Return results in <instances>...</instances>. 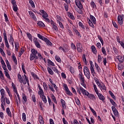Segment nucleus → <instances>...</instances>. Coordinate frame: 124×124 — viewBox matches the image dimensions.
<instances>
[{"instance_id":"4c0bfd02","label":"nucleus","mask_w":124,"mask_h":124,"mask_svg":"<svg viewBox=\"0 0 124 124\" xmlns=\"http://www.w3.org/2000/svg\"><path fill=\"white\" fill-rule=\"evenodd\" d=\"M22 121L23 122H26L27 121V115H26L25 113H22Z\"/></svg>"},{"instance_id":"a878e982","label":"nucleus","mask_w":124,"mask_h":124,"mask_svg":"<svg viewBox=\"0 0 124 124\" xmlns=\"http://www.w3.org/2000/svg\"><path fill=\"white\" fill-rule=\"evenodd\" d=\"M38 122H39L40 124H44V121L43 120V118L42 116H39V119Z\"/></svg>"},{"instance_id":"aec40b11","label":"nucleus","mask_w":124,"mask_h":124,"mask_svg":"<svg viewBox=\"0 0 124 124\" xmlns=\"http://www.w3.org/2000/svg\"><path fill=\"white\" fill-rule=\"evenodd\" d=\"M17 78L18 79L19 82H20L21 84L22 83H23V84L24 82H25V81L23 80V78L22 77V76L20 74H17Z\"/></svg>"},{"instance_id":"423d86ee","label":"nucleus","mask_w":124,"mask_h":124,"mask_svg":"<svg viewBox=\"0 0 124 124\" xmlns=\"http://www.w3.org/2000/svg\"><path fill=\"white\" fill-rule=\"evenodd\" d=\"M76 47H77V51L78 53H82L83 52V46L80 42H78L76 44Z\"/></svg>"},{"instance_id":"37998d69","label":"nucleus","mask_w":124,"mask_h":124,"mask_svg":"<svg viewBox=\"0 0 124 124\" xmlns=\"http://www.w3.org/2000/svg\"><path fill=\"white\" fill-rule=\"evenodd\" d=\"M38 94H39V95H40V97L44 96V92L43 91V90L39 91Z\"/></svg>"},{"instance_id":"dca6fc26","label":"nucleus","mask_w":124,"mask_h":124,"mask_svg":"<svg viewBox=\"0 0 124 124\" xmlns=\"http://www.w3.org/2000/svg\"><path fill=\"white\" fill-rule=\"evenodd\" d=\"M88 98L91 99V100H96V98L95 97V95L92 93H89L88 95H87Z\"/></svg>"},{"instance_id":"338daca9","label":"nucleus","mask_w":124,"mask_h":124,"mask_svg":"<svg viewBox=\"0 0 124 124\" xmlns=\"http://www.w3.org/2000/svg\"><path fill=\"white\" fill-rule=\"evenodd\" d=\"M64 7L65 9V11H66V12H67L68 11V4H64Z\"/></svg>"},{"instance_id":"49530a36","label":"nucleus","mask_w":124,"mask_h":124,"mask_svg":"<svg viewBox=\"0 0 124 124\" xmlns=\"http://www.w3.org/2000/svg\"><path fill=\"white\" fill-rule=\"evenodd\" d=\"M95 82L96 84L97 85L98 87H99L100 89H101V87L102 86V85H101V83H100V82H99V80L97 79L95 80Z\"/></svg>"},{"instance_id":"a211bd4d","label":"nucleus","mask_w":124,"mask_h":124,"mask_svg":"<svg viewBox=\"0 0 124 124\" xmlns=\"http://www.w3.org/2000/svg\"><path fill=\"white\" fill-rule=\"evenodd\" d=\"M97 95H98V98L100 99V100H102V101H104V100H105V97H104L102 94L98 93Z\"/></svg>"},{"instance_id":"ddd939ff","label":"nucleus","mask_w":124,"mask_h":124,"mask_svg":"<svg viewBox=\"0 0 124 124\" xmlns=\"http://www.w3.org/2000/svg\"><path fill=\"white\" fill-rule=\"evenodd\" d=\"M111 109L115 116H118V115H119V112L118 111V110H117V108H115V107L112 106Z\"/></svg>"},{"instance_id":"6ab92c4d","label":"nucleus","mask_w":124,"mask_h":124,"mask_svg":"<svg viewBox=\"0 0 124 124\" xmlns=\"http://www.w3.org/2000/svg\"><path fill=\"white\" fill-rule=\"evenodd\" d=\"M4 17L5 18V22H6V23H7V25H8L9 26L10 25V22L9 21V19H8L7 15H6L5 13H4Z\"/></svg>"},{"instance_id":"c85d7f7f","label":"nucleus","mask_w":124,"mask_h":124,"mask_svg":"<svg viewBox=\"0 0 124 124\" xmlns=\"http://www.w3.org/2000/svg\"><path fill=\"white\" fill-rule=\"evenodd\" d=\"M29 3L33 8H35V4L32 0H29Z\"/></svg>"},{"instance_id":"774afa93","label":"nucleus","mask_w":124,"mask_h":124,"mask_svg":"<svg viewBox=\"0 0 124 124\" xmlns=\"http://www.w3.org/2000/svg\"><path fill=\"white\" fill-rule=\"evenodd\" d=\"M66 94H68V95L72 96L73 95V94L70 91H69V89L68 90V91H66Z\"/></svg>"},{"instance_id":"f704fd0d","label":"nucleus","mask_w":124,"mask_h":124,"mask_svg":"<svg viewBox=\"0 0 124 124\" xmlns=\"http://www.w3.org/2000/svg\"><path fill=\"white\" fill-rule=\"evenodd\" d=\"M109 101L114 107H116V106H117V104L116 103V102H115V101H114L113 99L109 98Z\"/></svg>"},{"instance_id":"de8ad7c7","label":"nucleus","mask_w":124,"mask_h":124,"mask_svg":"<svg viewBox=\"0 0 124 124\" xmlns=\"http://www.w3.org/2000/svg\"><path fill=\"white\" fill-rule=\"evenodd\" d=\"M31 76L33 77V78L35 79H37V80H39V78L35 74V73H33L31 74Z\"/></svg>"},{"instance_id":"4be33fe9","label":"nucleus","mask_w":124,"mask_h":124,"mask_svg":"<svg viewBox=\"0 0 124 124\" xmlns=\"http://www.w3.org/2000/svg\"><path fill=\"white\" fill-rule=\"evenodd\" d=\"M6 112L9 117H10V118L12 117V114L11 113V111H10V108H6Z\"/></svg>"},{"instance_id":"9d476101","label":"nucleus","mask_w":124,"mask_h":124,"mask_svg":"<svg viewBox=\"0 0 124 124\" xmlns=\"http://www.w3.org/2000/svg\"><path fill=\"white\" fill-rule=\"evenodd\" d=\"M40 13L42 14V18L44 19V18L48 17L49 15H48V14L44 11V10H40Z\"/></svg>"},{"instance_id":"603ef678","label":"nucleus","mask_w":124,"mask_h":124,"mask_svg":"<svg viewBox=\"0 0 124 124\" xmlns=\"http://www.w3.org/2000/svg\"><path fill=\"white\" fill-rule=\"evenodd\" d=\"M48 86L49 90H50V91L52 92V93H55V89H54V87H53V86L50 85V84H48Z\"/></svg>"},{"instance_id":"f257e3e1","label":"nucleus","mask_w":124,"mask_h":124,"mask_svg":"<svg viewBox=\"0 0 124 124\" xmlns=\"http://www.w3.org/2000/svg\"><path fill=\"white\" fill-rule=\"evenodd\" d=\"M38 59L41 61L43 60V57L41 55V53L38 52L37 50L34 48H32L31 49V53L30 54V61H34V63H36Z\"/></svg>"},{"instance_id":"8fccbe9b","label":"nucleus","mask_w":124,"mask_h":124,"mask_svg":"<svg viewBox=\"0 0 124 124\" xmlns=\"http://www.w3.org/2000/svg\"><path fill=\"white\" fill-rule=\"evenodd\" d=\"M94 65L96 68V69L97 71V72H99V71L100 70V68L99 67V66H98V64L96 63V62L94 63Z\"/></svg>"},{"instance_id":"2f4dec72","label":"nucleus","mask_w":124,"mask_h":124,"mask_svg":"<svg viewBox=\"0 0 124 124\" xmlns=\"http://www.w3.org/2000/svg\"><path fill=\"white\" fill-rule=\"evenodd\" d=\"M89 108H90L91 112H92V113L93 114L94 116H95V117H97V114H96V112H95V110H94V109H93V108H91V106L89 107Z\"/></svg>"},{"instance_id":"680f3d73","label":"nucleus","mask_w":124,"mask_h":124,"mask_svg":"<svg viewBox=\"0 0 124 124\" xmlns=\"http://www.w3.org/2000/svg\"><path fill=\"white\" fill-rule=\"evenodd\" d=\"M63 87L64 88V90L65 92H66L67 91L69 90V89H68V86H67V85L66 84H64L63 85Z\"/></svg>"},{"instance_id":"1a4fd4ad","label":"nucleus","mask_w":124,"mask_h":124,"mask_svg":"<svg viewBox=\"0 0 124 124\" xmlns=\"http://www.w3.org/2000/svg\"><path fill=\"white\" fill-rule=\"evenodd\" d=\"M28 101V96L26 95V94L22 93V103L23 105H25L27 102Z\"/></svg>"},{"instance_id":"6e6d98bb","label":"nucleus","mask_w":124,"mask_h":124,"mask_svg":"<svg viewBox=\"0 0 124 124\" xmlns=\"http://www.w3.org/2000/svg\"><path fill=\"white\" fill-rule=\"evenodd\" d=\"M71 47L72 49L74 50V51H75V50H76V46H75V45H74L73 43H71Z\"/></svg>"},{"instance_id":"f3484780","label":"nucleus","mask_w":124,"mask_h":124,"mask_svg":"<svg viewBox=\"0 0 124 124\" xmlns=\"http://www.w3.org/2000/svg\"><path fill=\"white\" fill-rule=\"evenodd\" d=\"M61 103H62V106L63 109H66V103H65V101L64 100L61 99Z\"/></svg>"},{"instance_id":"052dcab7","label":"nucleus","mask_w":124,"mask_h":124,"mask_svg":"<svg viewBox=\"0 0 124 124\" xmlns=\"http://www.w3.org/2000/svg\"><path fill=\"white\" fill-rule=\"evenodd\" d=\"M78 26L81 27L83 30H85V26L83 24V23L81 22V21L78 22Z\"/></svg>"},{"instance_id":"9b49d317","label":"nucleus","mask_w":124,"mask_h":124,"mask_svg":"<svg viewBox=\"0 0 124 124\" xmlns=\"http://www.w3.org/2000/svg\"><path fill=\"white\" fill-rule=\"evenodd\" d=\"M79 90L81 91L82 94H83L84 95H86L87 96L89 95V93L81 86L79 87Z\"/></svg>"},{"instance_id":"c756f323","label":"nucleus","mask_w":124,"mask_h":124,"mask_svg":"<svg viewBox=\"0 0 124 124\" xmlns=\"http://www.w3.org/2000/svg\"><path fill=\"white\" fill-rule=\"evenodd\" d=\"M59 50L62 51V52H63L64 53H66V52H67V48H66V47H65L64 48L62 46H60L59 47Z\"/></svg>"},{"instance_id":"0e129e2a","label":"nucleus","mask_w":124,"mask_h":124,"mask_svg":"<svg viewBox=\"0 0 124 124\" xmlns=\"http://www.w3.org/2000/svg\"><path fill=\"white\" fill-rule=\"evenodd\" d=\"M34 45H35V46H36V47L37 48H41V46L40 45V44L39 43V42H37L36 43H35L34 44Z\"/></svg>"},{"instance_id":"7c9ffc66","label":"nucleus","mask_w":124,"mask_h":124,"mask_svg":"<svg viewBox=\"0 0 124 124\" xmlns=\"http://www.w3.org/2000/svg\"><path fill=\"white\" fill-rule=\"evenodd\" d=\"M4 43H5V46H6V48H7V49H9V48H10V45H9V43H8V40H4Z\"/></svg>"},{"instance_id":"69168bd1","label":"nucleus","mask_w":124,"mask_h":124,"mask_svg":"<svg viewBox=\"0 0 124 124\" xmlns=\"http://www.w3.org/2000/svg\"><path fill=\"white\" fill-rule=\"evenodd\" d=\"M102 50V53H103V54L104 55H107V54L106 53V50H105V48L104 47H102L101 48Z\"/></svg>"},{"instance_id":"6e6552de","label":"nucleus","mask_w":124,"mask_h":124,"mask_svg":"<svg viewBox=\"0 0 124 124\" xmlns=\"http://www.w3.org/2000/svg\"><path fill=\"white\" fill-rule=\"evenodd\" d=\"M28 13L30 16L31 17V18H32V19H33L34 21H37V18H36V16H35V15L34 13H33V12L32 11H29Z\"/></svg>"},{"instance_id":"473e14b6","label":"nucleus","mask_w":124,"mask_h":124,"mask_svg":"<svg viewBox=\"0 0 124 124\" xmlns=\"http://www.w3.org/2000/svg\"><path fill=\"white\" fill-rule=\"evenodd\" d=\"M26 81L23 82V85H26L27 83L29 86H30V82L29 81V78L28 77H25Z\"/></svg>"},{"instance_id":"2eb2a0df","label":"nucleus","mask_w":124,"mask_h":124,"mask_svg":"<svg viewBox=\"0 0 124 124\" xmlns=\"http://www.w3.org/2000/svg\"><path fill=\"white\" fill-rule=\"evenodd\" d=\"M8 41L9 43L11 42H15L14 38H13V34H9Z\"/></svg>"},{"instance_id":"4d7b16f0","label":"nucleus","mask_w":124,"mask_h":124,"mask_svg":"<svg viewBox=\"0 0 124 124\" xmlns=\"http://www.w3.org/2000/svg\"><path fill=\"white\" fill-rule=\"evenodd\" d=\"M93 88H94V90L96 94L99 93H98V89H97V87H96V85L93 84Z\"/></svg>"},{"instance_id":"39448f33","label":"nucleus","mask_w":124,"mask_h":124,"mask_svg":"<svg viewBox=\"0 0 124 124\" xmlns=\"http://www.w3.org/2000/svg\"><path fill=\"white\" fill-rule=\"evenodd\" d=\"M124 14L119 15L118 16V17H117L118 23L121 26H122V25H123V24H124Z\"/></svg>"},{"instance_id":"5701e85b","label":"nucleus","mask_w":124,"mask_h":124,"mask_svg":"<svg viewBox=\"0 0 124 124\" xmlns=\"http://www.w3.org/2000/svg\"><path fill=\"white\" fill-rule=\"evenodd\" d=\"M37 25L39 27H40V28H45V24L41 21H38Z\"/></svg>"},{"instance_id":"e2e57ef3","label":"nucleus","mask_w":124,"mask_h":124,"mask_svg":"<svg viewBox=\"0 0 124 124\" xmlns=\"http://www.w3.org/2000/svg\"><path fill=\"white\" fill-rule=\"evenodd\" d=\"M47 62L50 65H52V66H55V64L54 63V62H52V61H51L50 60H48Z\"/></svg>"},{"instance_id":"3c124183","label":"nucleus","mask_w":124,"mask_h":124,"mask_svg":"<svg viewBox=\"0 0 124 124\" xmlns=\"http://www.w3.org/2000/svg\"><path fill=\"white\" fill-rule=\"evenodd\" d=\"M109 93L111 95L112 98L116 100V96H115V95H114V93H113L111 91H109Z\"/></svg>"},{"instance_id":"09e8293b","label":"nucleus","mask_w":124,"mask_h":124,"mask_svg":"<svg viewBox=\"0 0 124 124\" xmlns=\"http://www.w3.org/2000/svg\"><path fill=\"white\" fill-rule=\"evenodd\" d=\"M0 53L1 55H2V56L3 57H4V58H5V57H6L5 53H4L3 49H2V48H0Z\"/></svg>"},{"instance_id":"13d9d810","label":"nucleus","mask_w":124,"mask_h":124,"mask_svg":"<svg viewBox=\"0 0 124 124\" xmlns=\"http://www.w3.org/2000/svg\"><path fill=\"white\" fill-rule=\"evenodd\" d=\"M80 82V84L81 85V86H82V87H84V88L86 89V88H87V85H86V83H85V80H82Z\"/></svg>"},{"instance_id":"ea45409f","label":"nucleus","mask_w":124,"mask_h":124,"mask_svg":"<svg viewBox=\"0 0 124 124\" xmlns=\"http://www.w3.org/2000/svg\"><path fill=\"white\" fill-rule=\"evenodd\" d=\"M37 36L40 39H41V40H43V41H44L45 38H46V37L41 35L40 34H37Z\"/></svg>"},{"instance_id":"bf43d9fd","label":"nucleus","mask_w":124,"mask_h":124,"mask_svg":"<svg viewBox=\"0 0 124 124\" xmlns=\"http://www.w3.org/2000/svg\"><path fill=\"white\" fill-rule=\"evenodd\" d=\"M3 35L4 36V40H7V36L6 35V31H5V30L4 31Z\"/></svg>"},{"instance_id":"bb28decb","label":"nucleus","mask_w":124,"mask_h":124,"mask_svg":"<svg viewBox=\"0 0 124 124\" xmlns=\"http://www.w3.org/2000/svg\"><path fill=\"white\" fill-rule=\"evenodd\" d=\"M26 34H27V37L29 38V40H30V41L32 42V35H31V34L29 32H27L26 33Z\"/></svg>"},{"instance_id":"72a5a7b5","label":"nucleus","mask_w":124,"mask_h":124,"mask_svg":"<svg viewBox=\"0 0 124 124\" xmlns=\"http://www.w3.org/2000/svg\"><path fill=\"white\" fill-rule=\"evenodd\" d=\"M57 18V23H59V22H61V21H62V16H60L59 15L56 16Z\"/></svg>"},{"instance_id":"4468645a","label":"nucleus","mask_w":124,"mask_h":124,"mask_svg":"<svg viewBox=\"0 0 124 124\" xmlns=\"http://www.w3.org/2000/svg\"><path fill=\"white\" fill-rule=\"evenodd\" d=\"M90 20H91V21L93 22V24L95 25L96 24V19L95 17L93 16L90 15Z\"/></svg>"},{"instance_id":"e433bc0d","label":"nucleus","mask_w":124,"mask_h":124,"mask_svg":"<svg viewBox=\"0 0 124 124\" xmlns=\"http://www.w3.org/2000/svg\"><path fill=\"white\" fill-rule=\"evenodd\" d=\"M24 52H25V50H24V49H22V48H21L20 52L18 53L19 58H21V57L22 56V55H23V54H24Z\"/></svg>"},{"instance_id":"20e7f679","label":"nucleus","mask_w":124,"mask_h":124,"mask_svg":"<svg viewBox=\"0 0 124 124\" xmlns=\"http://www.w3.org/2000/svg\"><path fill=\"white\" fill-rule=\"evenodd\" d=\"M89 63L90 65V70L91 71V74H92L93 76L94 77L95 76V71H94V65L93 64V62L92 61H89Z\"/></svg>"},{"instance_id":"393cba45","label":"nucleus","mask_w":124,"mask_h":124,"mask_svg":"<svg viewBox=\"0 0 124 124\" xmlns=\"http://www.w3.org/2000/svg\"><path fill=\"white\" fill-rule=\"evenodd\" d=\"M117 59H118V61L119 62H124V56H118L117 57Z\"/></svg>"},{"instance_id":"a19ab883","label":"nucleus","mask_w":124,"mask_h":124,"mask_svg":"<svg viewBox=\"0 0 124 124\" xmlns=\"http://www.w3.org/2000/svg\"><path fill=\"white\" fill-rule=\"evenodd\" d=\"M112 50H113V51H114V52L116 55H118L119 54V51H118V49H117V47H116L115 46H113Z\"/></svg>"},{"instance_id":"7ed1b4c3","label":"nucleus","mask_w":124,"mask_h":124,"mask_svg":"<svg viewBox=\"0 0 124 124\" xmlns=\"http://www.w3.org/2000/svg\"><path fill=\"white\" fill-rule=\"evenodd\" d=\"M83 72L85 76L87 78V79H90L91 78V73L90 72V70L88 67L86 66L84 67Z\"/></svg>"},{"instance_id":"f03ea898","label":"nucleus","mask_w":124,"mask_h":124,"mask_svg":"<svg viewBox=\"0 0 124 124\" xmlns=\"http://www.w3.org/2000/svg\"><path fill=\"white\" fill-rule=\"evenodd\" d=\"M75 3L79 9L78 11V13L83 15V9H84V8L83 7V4H82V3H81V1H79V0H75Z\"/></svg>"},{"instance_id":"58836bf2","label":"nucleus","mask_w":124,"mask_h":124,"mask_svg":"<svg viewBox=\"0 0 124 124\" xmlns=\"http://www.w3.org/2000/svg\"><path fill=\"white\" fill-rule=\"evenodd\" d=\"M55 60L58 62H62V59H61V58L60 57V56H59L58 55L55 56Z\"/></svg>"},{"instance_id":"f8f14e48","label":"nucleus","mask_w":124,"mask_h":124,"mask_svg":"<svg viewBox=\"0 0 124 124\" xmlns=\"http://www.w3.org/2000/svg\"><path fill=\"white\" fill-rule=\"evenodd\" d=\"M79 72L80 73L79 74V78L80 80V81H85V77H84V75H83V73H82V70H79Z\"/></svg>"},{"instance_id":"a18cd8bd","label":"nucleus","mask_w":124,"mask_h":124,"mask_svg":"<svg viewBox=\"0 0 124 124\" xmlns=\"http://www.w3.org/2000/svg\"><path fill=\"white\" fill-rule=\"evenodd\" d=\"M52 26L55 31H59V28H58V26H57V24L56 23L53 24V25H52Z\"/></svg>"},{"instance_id":"5fc2aeb1","label":"nucleus","mask_w":124,"mask_h":124,"mask_svg":"<svg viewBox=\"0 0 124 124\" xmlns=\"http://www.w3.org/2000/svg\"><path fill=\"white\" fill-rule=\"evenodd\" d=\"M0 78L2 80H4V76L3 75V73L1 70H0Z\"/></svg>"},{"instance_id":"0eeeda50","label":"nucleus","mask_w":124,"mask_h":124,"mask_svg":"<svg viewBox=\"0 0 124 124\" xmlns=\"http://www.w3.org/2000/svg\"><path fill=\"white\" fill-rule=\"evenodd\" d=\"M16 95H15L16 97V106H19V104L21 103V97H20V95H19V93H17Z\"/></svg>"},{"instance_id":"b1692460","label":"nucleus","mask_w":124,"mask_h":124,"mask_svg":"<svg viewBox=\"0 0 124 124\" xmlns=\"http://www.w3.org/2000/svg\"><path fill=\"white\" fill-rule=\"evenodd\" d=\"M44 41L46 42V45H48V46H52V42H51L50 40L48 39V38H45V40Z\"/></svg>"},{"instance_id":"79ce46f5","label":"nucleus","mask_w":124,"mask_h":124,"mask_svg":"<svg viewBox=\"0 0 124 124\" xmlns=\"http://www.w3.org/2000/svg\"><path fill=\"white\" fill-rule=\"evenodd\" d=\"M90 5L92 8H96V5L95 4V3L93 2V1H92L90 3Z\"/></svg>"},{"instance_id":"c9c22d12","label":"nucleus","mask_w":124,"mask_h":124,"mask_svg":"<svg viewBox=\"0 0 124 124\" xmlns=\"http://www.w3.org/2000/svg\"><path fill=\"white\" fill-rule=\"evenodd\" d=\"M47 69L49 74H50V75H54V72H53L52 69L49 67H47Z\"/></svg>"},{"instance_id":"864d4df0","label":"nucleus","mask_w":124,"mask_h":124,"mask_svg":"<svg viewBox=\"0 0 124 124\" xmlns=\"http://www.w3.org/2000/svg\"><path fill=\"white\" fill-rule=\"evenodd\" d=\"M41 97H42V100H43V102H44V103H47V99L46 98V96L45 95H44Z\"/></svg>"},{"instance_id":"cd10ccee","label":"nucleus","mask_w":124,"mask_h":124,"mask_svg":"<svg viewBox=\"0 0 124 124\" xmlns=\"http://www.w3.org/2000/svg\"><path fill=\"white\" fill-rule=\"evenodd\" d=\"M88 23L90 27H91V28L94 29V25H93V23L92 20H91V19H88Z\"/></svg>"},{"instance_id":"412c9836","label":"nucleus","mask_w":124,"mask_h":124,"mask_svg":"<svg viewBox=\"0 0 124 124\" xmlns=\"http://www.w3.org/2000/svg\"><path fill=\"white\" fill-rule=\"evenodd\" d=\"M91 50L94 55H96L97 54V50H96V48H95V46H91Z\"/></svg>"},{"instance_id":"c03bdc74","label":"nucleus","mask_w":124,"mask_h":124,"mask_svg":"<svg viewBox=\"0 0 124 124\" xmlns=\"http://www.w3.org/2000/svg\"><path fill=\"white\" fill-rule=\"evenodd\" d=\"M43 87L45 91H47V90H48V85H47V83H46V82L43 83Z\"/></svg>"}]
</instances>
